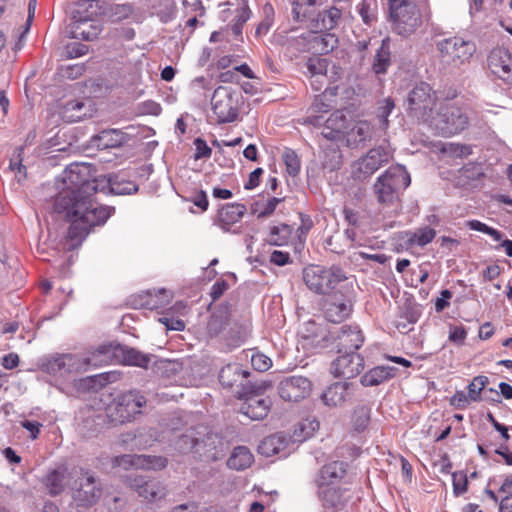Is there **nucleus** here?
<instances>
[{"mask_svg":"<svg viewBox=\"0 0 512 512\" xmlns=\"http://www.w3.org/2000/svg\"><path fill=\"white\" fill-rule=\"evenodd\" d=\"M346 118L340 112H336L332 114L330 118L326 120V129L328 131H323L322 135L324 138L328 140H339L342 135V130L345 128Z\"/></svg>","mask_w":512,"mask_h":512,"instance_id":"obj_35","label":"nucleus"},{"mask_svg":"<svg viewBox=\"0 0 512 512\" xmlns=\"http://www.w3.org/2000/svg\"><path fill=\"white\" fill-rule=\"evenodd\" d=\"M24 146H18L15 148L13 155L10 159L9 168L12 171L23 173L26 175V166L23 165Z\"/></svg>","mask_w":512,"mask_h":512,"instance_id":"obj_53","label":"nucleus"},{"mask_svg":"<svg viewBox=\"0 0 512 512\" xmlns=\"http://www.w3.org/2000/svg\"><path fill=\"white\" fill-rule=\"evenodd\" d=\"M353 384L349 382H335L328 386L321 394V400L328 407H341L352 397Z\"/></svg>","mask_w":512,"mask_h":512,"instance_id":"obj_25","label":"nucleus"},{"mask_svg":"<svg viewBox=\"0 0 512 512\" xmlns=\"http://www.w3.org/2000/svg\"><path fill=\"white\" fill-rule=\"evenodd\" d=\"M311 391L312 382L304 376L284 377L278 384L279 396L285 401H301L307 398Z\"/></svg>","mask_w":512,"mask_h":512,"instance_id":"obj_18","label":"nucleus"},{"mask_svg":"<svg viewBox=\"0 0 512 512\" xmlns=\"http://www.w3.org/2000/svg\"><path fill=\"white\" fill-rule=\"evenodd\" d=\"M20 425L29 432V436L32 440L37 439L42 424L35 420L24 419L20 421Z\"/></svg>","mask_w":512,"mask_h":512,"instance_id":"obj_61","label":"nucleus"},{"mask_svg":"<svg viewBox=\"0 0 512 512\" xmlns=\"http://www.w3.org/2000/svg\"><path fill=\"white\" fill-rule=\"evenodd\" d=\"M180 441L190 444L189 448L205 461H218L223 459L229 449L228 442L217 433L207 432L203 438L183 435Z\"/></svg>","mask_w":512,"mask_h":512,"instance_id":"obj_7","label":"nucleus"},{"mask_svg":"<svg viewBox=\"0 0 512 512\" xmlns=\"http://www.w3.org/2000/svg\"><path fill=\"white\" fill-rule=\"evenodd\" d=\"M128 485L138 495L150 502L160 500L166 495V489L159 480L150 479L142 475L128 476Z\"/></svg>","mask_w":512,"mask_h":512,"instance_id":"obj_22","label":"nucleus"},{"mask_svg":"<svg viewBox=\"0 0 512 512\" xmlns=\"http://www.w3.org/2000/svg\"><path fill=\"white\" fill-rule=\"evenodd\" d=\"M364 343V335L358 325H342L329 330L316 341L315 346L342 354L357 352Z\"/></svg>","mask_w":512,"mask_h":512,"instance_id":"obj_3","label":"nucleus"},{"mask_svg":"<svg viewBox=\"0 0 512 512\" xmlns=\"http://www.w3.org/2000/svg\"><path fill=\"white\" fill-rule=\"evenodd\" d=\"M88 52V46L80 42H72L65 47V56L68 59L77 58Z\"/></svg>","mask_w":512,"mask_h":512,"instance_id":"obj_56","label":"nucleus"},{"mask_svg":"<svg viewBox=\"0 0 512 512\" xmlns=\"http://www.w3.org/2000/svg\"><path fill=\"white\" fill-rule=\"evenodd\" d=\"M75 486L73 499L78 506L90 507L96 504L102 495L99 479L88 471L81 469V476L75 481Z\"/></svg>","mask_w":512,"mask_h":512,"instance_id":"obj_15","label":"nucleus"},{"mask_svg":"<svg viewBox=\"0 0 512 512\" xmlns=\"http://www.w3.org/2000/svg\"><path fill=\"white\" fill-rule=\"evenodd\" d=\"M293 232V228L288 224H279L271 227L269 234V243L274 246H284L287 245L291 235Z\"/></svg>","mask_w":512,"mask_h":512,"instance_id":"obj_37","label":"nucleus"},{"mask_svg":"<svg viewBox=\"0 0 512 512\" xmlns=\"http://www.w3.org/2000/svg\"><path fill=\"white\" fill-rule=\"evenodd\" d=\"M109 191L115 195H131L135 194L139 187L133 181L125 178L123 174H110L105 181Z\"/></svg>","mask_w":512,"mask_h":512,"instance_id":"obj_32","label":"nucleus"},{"mask_svg":"<svg viewBox=\"0 0 512 512\" xmlns=\"http://www.w3.org/2000/svg\"><path fill=\"white\" fill-rule=\"evenodd\" d=\"M396 372L397 368L393 366H375L362 375L360 382L365 387L377 386L394 378Z\"/></svg>","mask_w":512,"mask_h":512,"instance_id":"obj_30","label":"nucleus"},{"mask_svg":"<svg viewBox=\"0 0 512 512\" xmlns=\"http://www.w3.org/2000/svg\"><path fill=\"white\" fill-rule=\"evenodd\" d=\"M341 16L342 12L337 7L325 9L316 15L314 28L320 31L332 30L338 25Z\"/></svg>","mask_w":512,"mask_h":512,"instance_id":"obj_33","label":"nucleus"},{"mask_svg":"<svg viewBox=\"0 0 512 512\" xmlns=\"http://www.w3.org/2000/svg\"><path fill=\"white\" fill-rule=\"evenodd\" d=\"M489 380L487 376L479 375L473 378V380L467 386L468 396L471 401L478 402L481 398V392L488 384Z\"/></svg>","mask_w":512,"mask_h":512,"instance_id":"obj_47","label":"nucleus"},{"mask_svg":"<svg viewBox=\"0 0 512 512\" xmlns=\"http://www.w3.org/2000/svg\"><path fill=\"white\" fill-rule=\"evenodd\" d=\"M347 279L345 271L338 265L326 268L310 265L303 270V281L309 290L317 294H328Z\"/></svg>","mask_w":512,"mask_h":512,"instance_id":"obj_5","label":"nucleus"},{"mask_svg":"<svg viewBox=\"0 0 512 512\" xmlns=\"http://www.w3.org/2000/svg\"><path fill=\"white\" fill-rule=\"evenodd\" d=\"M342 165V155L339 149L331 148L325 151V156L322 161L324 169L332 172L340 169Z\"/></svg>","mask_w":512,"mask_h":512,"instance_id":"obj_49","label":"nucleus"},{"mask_svg":"<svg viewBox=\"0 0 512 512\" xmlns=\"http://www.w3.org/2000/svg\"><path fill=\"white\" fill-rule=\"evenodd\" d=\"M112 465L113 467H120L124 470H161L167 466V459L155 455L123 454L114 457Z\"/></svg>","mask_w":512,"mask_h":512,"instance_id":"obj_17","label":"nucleus"},{"mask_svg":"<svg viewBox=\"0 0 512 512\" xmlns=\"http://www.w3.org/2000/svg\"><path fill=\"white\" fill-rule=\"evenodd\" d=\"M441 59L447 64L459 65L469 60L476 46L472 41L460 37H451L440 41L437 45Z\"/></svg>","mask_w":512,"mask_h":512,"instance_id":"obj_14","label":"nucleus"},{"mask_svg":"<svg viewBox=\"0 0 512 512\" xmlns=\"http://www.w3.org/2000/svg\"><path fill=\"white\" fill-rule=\"evenodd\" d=\"M392 158L391 151L384 146L370 149L366 155L358 159L352 170L353 178L364 181Z\"/></svg>","mask_w":512,"mask_h":512,"instance_id":"obj_12","label":"nucleus"},{"mask_svg":"<svg viewBox=\"0 0 512 512\" xmlns=\"http://www.w3.org/2000/svg\"><path fill=\"white\" fill-rule=\"evenodd\" d=\"M63 188L54 202L55 212L64 214L70 226L67 232L73 246L80 245L93 227L103 225L111 215L109 207L101 206L94 201V194L104 186L92 174V165L88 163H72L62 174Z\"/></svg>","mask_w":512,"mask_h":512,"instance_id":"obj_1","label":"nucleus"},{"mask_svg":"<svg viewBox=\"0 0 512 512\" xmlns=\"http://www.w3.org/2000/svg\"><path fill=\"white\" fill-rule=\"evenodd\" d=\"M333 108L332 101H327L326 98L321 95L316 96L314 103L312 105V110L314 112H323L327 113Z\"/></svg>","mask_w":512,"mask_h":512,"instance_id":"obj_64","label":"nucleus"},{"mask_svg":"<svg viewBox=\"0 0 512 512\" xmlns=\"http://www.w3.org/2000/svg\"><path fill=\"white\" fill-rule=\"evenodd\" d=\"M247 208L241 203H228L218 210L216 223L225 232H229L233 224L239 222L245 215Z\"/></svg>","mask_w":512,"mask_h":512,"instance_id":"obj_28","label":"nucleus"},{"mask_svg":"<svg viewBox=\"0 0 512 512\" xmlns=\"http://www.w3.org/2000/svg\"><path fill=\"white\" fill-rule=\"evenodd\" d=\"M111 11H112V16H114L115 19L117 21H119V20L128 18L132 14L133 9L130 4L124 3V4L113 5L111 7Z\"/></svg>","mask_w":512,"mask_h":512,"instance_id":"obj_60","label":"nucleus"},{"mask_svg":"<svg viewBox=\"0 0 512 512\" xmlns=\"http://www.w3.org/2000/svg\"><path fill=\"white\" fill-rule=\"evenodd\" d=\"M86 6V3L79 4L78 9L72 13L73 20V37L81 38L85 41H92L101 32L100 25L92 20L91 15L87 14V9L81 10V7Z\"/></svg>","mask_w":512,"mask_h":512,"instance_id":"obj_21","label":"nucleus"},{"mask_svg":"<svg viewBox=\"0 0 512 512\" xmlns=\"http://www.w3.org/2000/svg\"><path fill=\"white\" fill-rule=\"evenodd\" d=\"M282 159L286 166L287 173L292 177L297 176L300 172L301 164L296 152L290 148H286L283 151Z\"/></svg>","mask_w":512,"mask_h":512,"instance_id":"obj_45","label":"nucleus"},{"mask_svg":"<svg viewBox=\"0 0 512 512\" xmlns=\"http://www.w3.org/2000/svg\"><path fill=\"white\" fill-rule=\"evenodd\" d=\"M390 17L400 35L411 34L421 18L414 0H388Z\"/></svg>","mask_w":512,"mask_h":512,"instance_id":"obj_9","label":"nucleus"},{"mask_svg":"<svg viewBox=\"0 0 512 512\" xmlns=\"http://www.w3.org/2000/svg\"><path fill=\"white\" fill-rule=\"evenodd\" d=\"M390 65L389 39H383L375 55L373 70L376 74L385 73Z\"/></svg>","mask_w":512,"mask_h":512,"instance_id":"obj_38","label":"nucleus"},{"mask_svg":"<svg viewBox=\"0 0 512 512\" xmlns=\"http://www.w3.org/2000/svg\"><path fill=\"white\" fill-rule=\"evenodd\" d=\"M238 104V94L231 88L219 86L214 90L211 105L219 124L231 123L238 118Z\"/></svg>","mask_w":512,"mask_h":512,"instance_id":"obj_10","label":"nucleus"},{"mask_svg":"<svg viewBox=\"0 0 512 512\" xmlns=\"http://www.w3.org/2000/svg\"><path fill=\"white\" fill-rule=\"evenodd\" d=\"M373 135V128L370 123L363 121L359 122L355 127L351 130L350 137L353 139L355 143H362L367 140H370Z\"/></svg>","mask_w":512,"mask_h":512,"instance_id":"obj_48","label":"nucleus"},{"mask_svg":"<svg viewBox=\"0 0 512 512\" xmlns=\"http://www.w3.org/2000/svg\"><path fill=\"white\" fill-rule=\"evenodd\" d=\"M490 71L507 84H512V54L504 48H494L488 56Z\"/></svg>","mask_w":512,"mask_h":512,"instance_id":"obj_23","label":"nucleus"},{"mask_svg":"<svg viewBox=\"0 0 512 512\" xmlns=\"http://www.w3.org/2000/svg\"><path fill=\"white\" fill-rule=\"evenodd\" d=\"M371 419V408L368 405H358L354 408L351 424L353 429L360 433L369 425Z\"/></svg>","mask_w":512,"mask_h":512,"instance_id":"obj_36","label":"nucleus"},{"mask_svg":"<svg viewBox=\"0 0 512 512\" xmlns=\"http://www.w3.org/2000/svg\"><path fill=\"white\" fill-rule=\"evenodd\" d=\"M252 367L259 372H265L272 366V360L261 352L253 353L251 356Z\"/></svg>","mask_w":512,"mask_h":512,"instance_id":"obj_55","label":"nucleus"},{"mask_svg":"<svg viewBox=\"0 0 512 512\" xmlns=\"http://www.w3.org/2000/svg\"><path fill=\"white\" fill-rule=\"evenodd\" d=\"M146 403L145 396L138 390L120 393L107 405L106 416L113 425L128 423L141 414Z\"/></svg>","mask_w":512,"mask_h":512,"instance_id":"obj_4","label":"nucleus"},{"mask_svg":"<svg viewBox=\"0 0 512 512\" xmlns=\"http://www.w3.org/2000/svg\"><path fill=\"white\" fill-rule=\"evenodd\" d=\"M469 123L463 108L452 103L443 104L435 118V126L443 136H451L463 131Z\"/></svg>","mask_w":512,"mask_h":512,"instance_id":"obj_11","label":"nucleus"},{"mask_svg":"<svg viewBox=\"0 0 512 512\" xmlns=\"http://www.w3.org/2000/svg\"><path fill=\"white\" fill-rule=\"evenodd\" d=\"M353 311L351 296L342 293L331 295L324 304L325 318L332 323H341L346 320Z\"/></svg>","mask_w":512,"mask_h":512,"instance_id":"obj_20","label":"nucleus"},{"mask_svg":"<svg viewBox=\"0 0 512 512\" xmlns=\"http://www.w3.org/2000/svg\"><path fill=\"white\" fill-rule=\"evenodd\" d=\"M254 457L245 446H237L227 460V466L234 470H244L253 463Z\"/></svg>","mask_w":512,"mask_h":512,"instance_id":"obj_34","label":"nucleus"},{"mask_svg":"<svg viewBox=\"0 0 512 512\" xmlns=\"http://www.w3.org/2000/svg\"><path fill=\"white\" fill-rule=\"evenodd\" d=\"M395 108V102L391 97L383 99L377 107V118L383 128L388 126V117Z\"/></svg>","mask_w":512,"mask_h":512,"instance_id":"obj_50","label":"nucleus"},{"mask_svg":"<svg viewBox=\"0 0 512 512\" xmlns=\"http://www.w3.org/2000/svg\"><path fill=\"white\" fill-rule=\"evenodd\" d=\"M443 151L452 157L459 158L467 157L472 154L471 146L459 143H450L444 147Z\"/></svg>","mask_w":512,"mask_h":512,"instance_id":"obj_54","label":"nucleus"},{"mask_svg":"<svg viewBox=\"0 0 512 512\" xmlns=\"http://www.w3.org/2000/svg\"><path fill=\"white\" fill-rule=\"evenodd\" d=\"M470 398L463 391H456L455 394L450 398V404L457 409H465L470 402Z\"/></svg>","mask_w":512,"mask_h":512,"instance_id":"obj_62","label":"nucleus"},{"mask_svg":"<svg viewBox=\"0 0 512 512\" xmlns=\"http://www.w3.org/2000/svg\"><path fill=\"white\" fill-rule=\"evenodd\" d=\"M364 369V358L357 352L339 354L330 366V372L334 377L346 379L354 378Z\"/></svg>","mask_w":512,"mask_h":512,"instance_id":"obj_19","label":"nucleus"},{"mask_svg":"<svg viewBox=\"0 0 512 512\" xmlns=\"http://www.w3.org/2000/svg\"><path fill=\"white\" fill-rule=\"evenodd\" d=\"M436 236V231L433 228L428 226L417 229L411 236L408 238V243L410 245H418L420 247H424Z\"/></svg>","mask_w":512,"mask_h":512,"instance_id":"obj_42","label":"nucleus"},{"mask_svg":"<svg viewBox=\"0 0 512 512\" xmlns=\"http://www.w3.org/2000/svg\"><path fill=\"white\" fill-rule=\"evenodd\" d=\"M466 226L471 230L482 232L484 234L489 235L495 241L502 240L503 234L499 230L490 227L479 220H469L467 221Z\"/></svg>","mask_w":512,"mask_h":512,"instance_id":"obj_51","label":"nucleus"},{"mask_svg":"<svg viewBox=\"0 0 512 512\" xmlns=\"http://www.w3.org/2000/svg\"><path fill=\"white\" fill-rule=\"evenodd\" d=\"M263 391L262 385L253 384L251 392L241 398L244 402L240 406V413L251 420L264 419L270 411L271 401L262 395Z\"/></svg>","mask_w":512,"mask_h":512,"instance_id":"obj_16","label":"nucleus"},{"mask_svg":"<svg viewBox=\"0 0 512 512\" xmlns=\"http://www.w3.org/2000/svg\"><path fill=\"white\" fill-rule=\"evenodd\" d=\"M364 24L372 26L377 21V0H362L356 7Z\"/></svg>","mask_w":512,"mask_h":512,"instance_id":"obj_39","label":"nucleus"},{"mask_svg":"<svg viewBox=\"0 0 512 512\" xmlns=\"http://www.w3.org/2000/svg\"><path fill=\"white\" fill-rule=\"evenodd\" d=\"M317 4V0H294L292 2V17L297 22L304 21L308 15L310 8Z\"/></svg>","mask_w":512,"mask_h":512,"instance_id":"obj_43","label":"nucleus"},{"mask_svg":"<svg viewBox=\"0 0 512 512\" xmlns=\"http://www.w3.org/2000/svg\"><path fill=\"white\" fill-rule=\"evenodd\" d=\"M74 356L71 354H54L43 357L40 367L51 375H63L71 371L74 366Z\"/></svg>","mask_w":512,"mask_h":512,"instance_id":"obj_26","label":"nucleus"},{"mask_svg":"<svg viewBox=\"0 0 512 512\" xmlns=\"http://www.w3.org/2000/svg\"><path fill=\"white\" fill-rule=\"evenodd\" d=\"M436 100V93L428 83H417L407 94L405 100L406 112L419 121L427 122L432 117Z\"/></svg>","mask_w":512,"mask_h":512,"instance_id":"obj_6","label":"nucleus"},{"mask_svg":"<svg viewBox=\"0 0 512 512\" xmlns=\"http://www.w3.org/2000/svg\"><path fill=\"white\" fill-rule=\"evenodd\" d=\"M347 464L343 461H333L324 465L320 470L318 487L332 486L346 474Z\"/></svg>","mask_w":512,"mask_h":512,"instance_id":"obj_31","label":"nucleus"},{"mask_svg":"<svg viewBox=\"0 0 512 512\" xmlns=\"http://www.w3.org/2000/svg\"><path fill=\"white\" fill-rule=\"evenodd\" d=\"M453 493L455 496H460L467 491L468 480L466 475L453 473Z\"/></svg>","mask_w":512,"mask_h":512,"instance_id":"obj_59","label":"nucleus"},{"mask_svg":"<svg viewBox=\"0 0 512 512\" xmlns=\"http://www.w3.org/2000/svg\"><path fill=\"white\" fill-rule=\"evenodd\" d=\"M121 356L123 363L130 366L146 368L150 358L135 348L127 347L121 344H103L89 358V363L96 365L99 362H108L114 357Z\"/></svg>","mask_w":512,"mask_h":512,"instance_id":"obj_8","label":"nucleus"},{"mask_svg":"<svg viewBox=\"0 0 512 512\" xmlns=\"http://www.w3.org/2000/svg\"><path fill=\"white\" fill-rule=\"evenodd\" d=\"M228 317L224 312L213 313L207 323V331L211 337L218 336L227 326Z\"/></svg>","mask_w":512,"mask_h":512,"instance_id":"obj_44","label":"nucleus"},{"mask_svg":"<svg viewBox=\"0 0 512 512\" xmlns=\"http://www.w3.org/2000/svg\"><path fill=\"white\" fill-rule=\"evenodd\" d=\"M410 183V174L403 165L390 166L374 184L377 201L385 206L397 205Z\"/></svg>","mask_w":512,"mask_h":512,"instance_id":"obj_2","label":"nucleus"},{"mask_svg":"<svg viewBox=\"0 0 512 512\" xmlns=\"http://www.w3.org/2000/svg\"><path fill=\"white\" fill-rule=\"evenodd\" d=\"M250 16L251 10L247 5L237 10L236 18L231 25V30L235 36L242 35L243 25L249 20Z\"/></svg>","mask_w":512,"mask_h":512,"instance_id":"obj_52","label":"nucleus"},{"mask_svg":"<svg viewBox=\"0 0 512 512\" xmlns=\"http://www.w3.org/2000/svg\"><path fill=\"white\" fill-rule=\"evenodd\" d=\"M340 67L335 65L330 70V75H323V77H310V85L313 90L320 91L325 85L332 84L340 78Z\"/></svg>","mask_w":512,"mask_h":512,"instance_id":"obj_46","label":"nucleus"},{"mask_svg":"<svg viewBox=\"0 0 512 512\" xmlns=\"http://www.w3.org/2000/svg\"><path fill=\"white\" fill-rule=\"evenodd\" d=\"M285 447L284 441L278 435H271L266 437L258 447L259 452L270 457L279 454Z\"/></svg>","mask_w":512,"mask_h":512,"instance_id":"obj_41","label":"nucleus"},{"mask_svg":"<svg viewBox=\"0 0 512 512\" xmlns=\"http://www.w3.org/2000/svg\"><path fill=\"white\" fill-rule=\"evenodd\" d=\"M85 70H86V67H85V64H83V63L69 65L66 68H64L63 76H65L69 79H77L78 77L83 75Z\"/></svg>","mask_w":512,"mask_h":512,"instance_id":"obj_63","label":"nucleus"},{"mask_svg":"<svg viewBox=\"0 0 512 512\" xmlns=\"http://www.w3.org/2000/svg\"><path fill=\"white\" fill-rule=\"evenodd\" d=\"M347 494V489L334 486L319 487L318 495L322 504V512L343 511L350 498Z\"/></svg>","mask_w":512,"mask_h":512,"instance_id":"obj_24","label":"nucleus"},{"mask_svg":"<svg viewBox=\"0 0 512 512\" xmlns=\"http://www.w3.org/2000/svg\"><path fill=\"white\" fill-rule=\"evenodd\" d=\"M127 141V136L119 129H105L91 137L90 144L100 150L121 147Z\"/></svg>","mask_w":512,"mask_h":512,"instance_id":"obj_27","label":"nucleus"},{"mask_svg":"<svg viewBox=\"0 0 512 512\" xmlns=\"http://www.w3.org/2000/svg\"><path fill=\"white\" fill-rule=\"evenodd\" d=\"M68 475V469L65 465H59L47 472L43 483L49 495L55 497L64 492L68 482Z\"/></svg>","mask_w":512,"mask_h":512,"instance_id":"obj_29","label":"nucleus"},{"mask_svg":"<svg viewBox=\"0 0 512 512\" xmlns=\"http://www.w3.org/2000/svg\"><path fill=\"white\" fill-rule=\"evenodd\" d=\"M467 338V330L464 326H453L450 325L449 340L454 344L461 346L464 344Z\"/></svg>","mask_w":512,"mask_h":512,"instance_id":"obj_57","label":"nucleus"},{"mask_svg":"<svg viewBox=\"0 0 512 512\" xmlns=\"http://www.w3.org/2000/svg\"><path fill=\"white\" fill-rule=\"evenodd\" d=\"M250 372L239 364H227L219 372V382L222 387L232 390L241 399L252 390L253 383L248 379Z\"/></svg>","mask_w":512,"mask_h":512,"instance_id":"obj_13","label":"nucleus"},{"mask_svg":"<svg viewBox=\"0 0 512 512\" xmlns=\"http://www.w3.org/2000/svg\"><path fill=\"white\" fill-rule=\"evenodd\" d=\"M194 145L196 148V152L194 154V158L196 160L198 159H204V158H210L212 154V149L207 145L206 141L202 138H196L194 140Z\"/></svg>","mask_w":512,"mask_h":512,"instance_id":"obj_58","label":"nucleus"},{"mask_svg":"<svg viewBox=\"0 0 512 512\" xmlns=\"http://www.w3.org/2000/svg\"><path fill=\"white\" fill-rule=\"evenodd\" d=\"M305 74L308 78L330 75L328 60L321 57H310L306 63Z\"/></svg>","mask_w":512,"mask_h":512,"instance_id":"obj_40","label":"nucleus"}]
</instances>
